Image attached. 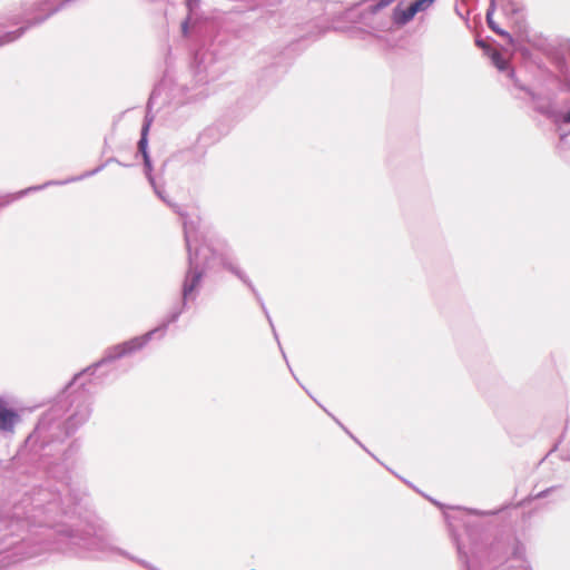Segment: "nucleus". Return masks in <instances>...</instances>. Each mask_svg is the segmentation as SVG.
Returning <instances> with one entry per match:
<instances>
[{
	"mask_svg": "<svg viewBox=\"0 0 570 570\" xmlns=\"http://www.w3.org/2000/svg\"><path fill=\"white\" fill-rule=\"evenodd\" d=\"M20 415L0 402V432L14 433Z\"/></svg>",
	"mask_w": 570,
	"mask_h": 570,
	"instance_id": "f257e3e1",
	"label": "nucleus"
},
{
	"mask_svg": "<svg viewBox=\"0 0 570 570\" xmlns=\"http://www.w3.org/2000/svg\"><path fill=\"white\" fill-rule=\"evenodd\" d=\"M415 14L416 12L411 6H409L406 9L396 8L393 13V20L395 23L403 26L411 21Z\"/></svg>",
	"mask_w": 570,
	"mask_h": 570,
	"instance_id": "f03ea898",
	"label": "nucleus"
},
{
	"mask_svg": "<svg viewBox=\"0 0 570 570\" xmlns=\"http://www.w3.org/2000/svg\"><path fill=\"white\" fill-rule=\"evenodd\" d=\"M147 341H148V337L144 336V337H136V338H132V340L124 343L120 346L121 354L131 353L134 351L141 348L147 343Z\"/></svg>",
	"mask_w": 570,
	"mask_h": 570,
	"instance_id": "7ed1b4c3",
	"label": "nucleus"
},
{
	"mask_svg": "<svg viewBox=\"0 0 570 570\" xmlns=\"http://www.w3.org/2000/svg\"><path fill=\"white\" fill-rule=\"evenodd\" d=\"M487 22L490 27L491 30H493L495 33L504 37L509 45H513V38L510 33L503 31L499 26L498 23L493 20V17H492V13L489 11L488 14H487Z\"/></svg>",
	"mask_w": 570,
	"mask_h": 570,
	"instance_id": "20e7f679",
	"label": "nucleus"
},
{
	"mask_svg": "<svg viewBox=\"0 0 570 570\" xmlns=\"http://www.w3.org/2000/svg\"><path fill=\"white\" fill-rule=\"evenodd\" d=\"M491 60L498 69H500V70L507 69V60L503 58V56L499 51H493L491 53Z\"/></svg>",
	"mask_w": 570,
	"mask_h": 570,
	"instance_id": "39448f33",
	"label": "nucleus"
},
{
	"mask_svg": "<svg viewBox=\"0 0 570 570\" xmlns=\"http://www.w3.org/2000/svg\"><path fill=\"white\" fill-rule=\"evenodd\" d=\"M433 2L434 0H415L410 6L417 13L420 11L428 9Z\"/></svg>",
	"mask_w": 570,
	"mask_h": 570,
	"instance_id": "423d86ee",
	"label": "nucleus"
},
{
	"mask_svg": "<svg viewBox=\"0 0 570 570\" xmlns=\"http://www.w3.org/2000/svg\"><path fill=\"white\" fill-rule=\"evenodd\" d=\"M23 33V29H19L17 31H13V32H8L6 33L2 38H1V41H0V45H3V43H7V42H11V41H14L17 40L21 35Z\"/></svg>",
	"mask_w": 570,
	"mask_h": 570,
	"instance_id": "0eeeda50",
	"label": "nucleus"
},
{
	"mask_svg": "<svg viewBox=\"0 0 570 570\" xmlns=\"http://www.w3.org/2000/svg\"><path fill=\"white\" fill-rule=\"evenodd\" d=\"M146 132L147 128H145L142 132V137L138 142L139 150L144 154V157L147 158L146 147H147V139H146Z\"/></svg>",
	"mask_w": 570,
	"mask_h": 570,
	"instance_id": "6e6552de",
	"label": "nucleus"
},
{
	"mask_svg": "<svg viewBox=\"0 0 570 570\" xmlns=\"http://www.w3.org/2000/svg\"><path fill=\"white\" fill-rule=\"evenodd\" d=\"M563 120H564L566 122H570V111L566 114V116H564Z\"/></svg>",
	"mask_w": 570,
	"mask_h": 570,
	"instance_id": "1a4fd4ad",
	"label": "nucleus"
}]
</instances>
